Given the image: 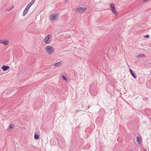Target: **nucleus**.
I'll use <instances>...</instances> for the list:
<instances>
[{
	"mask_svg": "<svg viewBox=\"0 0 151 151\" xmlns=\"http://www.w3.org/2000/svg\"><path fill=\"white\" fill-rule=\"evenodd\" d=\"M46 52L49 55H51L54 52V49L52 46L48 45L46 46L45 48Z\"/></svg>",
	"mask_w": 151,
	"mask_h": 151,
	"instance_id": "nucleus-1",
	"label": "nucleus"
},
{
	"mask_svg": "<svg viewBox=\"0 0 151 151\" xmlns=\"http://www.w3.org/2000/svg\"><path fill=\"white\" fill-rule=\"evenodd\" d=\"M52 40L51 35L49 34L45 37L44 40V41L46 44H49L52 42Z\"/></svg>",
	"mask_w": 151,
	"mask_h": 151,
	"instance_id": "nucleus-2",
	"label": "nucleus"
},
{
	"mask_svg": "<svg viewBox=\"0 0 151 151\" xmlns=\"http://www.w3.org/2000/svg\"><path fill=\"white\" fill-rule=\"evenodd\" d=\"M58 14H52L51 15L49 18L50 20H56L59 17Z\"/></svg>",
	"mask_w": 151,
	"mask_h": 151,
	"instance_id": "nucleus-3",
	"label": "nucleus"
},
{
	"mask_svg": "<svg viewBox=\"0 0 151 151\" xmlns=\"http://www.w3.org/2000/svg\"><path fill=\"white\" fill-rule=\"evenodd\" d=\"M86 9L87 8L85 7H79L76 9V10L78 11V12H80L81 13L85 11Z\"/></svg>",
	"mask_w": 151,
	"mask_h": 151,
	"instance_id": "nucleus-4",
	"label": "nucleus"
},
{
	"mask_svg": "<svg viewBox=\"0 0 151 151\" xmlns=\"http://www.w3.org/2000/svg\"><path fill=\"white\" fill-rule=\"evenodd\" d=\"M35 0H32L31 2L28 4L26 7V9H29L31 6L34 4L35 2Z\"/></svg>",
	"mask_w": 151,
	"mask_h": 151,
	"instance_id": "nucleus-5",
	"label": "nucleus"
},
{
	"mask_svg": "<svg viewBox=\"0 0 151 151\" xmlns=\"http://www.w3.org/2000/svg\"><path fill=\"white\" fill-rule=\"evenodd\" d=\"M0 43L4 44L5 45H6L9 43V41L5 40H2L0 41Z\"/></svg>",
	"mask_w": 151,
	"mask_h": 151,
	"instance_id": "nucleus-6",
	"label": "nucleus"
},
{
	"mask_svg": "<svg viewBox=\"0 0 151 151\" xmlns=\"http://www.w3.org/2000/svg\"><path fill=\"white\" fill-rule=\"evenodd\" d=\"M129 71H130V73H131V75L135 79H136L137 78V76L134 73V72L131 69H130Z\"/></svg>",
	"mask_w": 151,
	"mask_h": 151,
	"instance_id": "nucleus-7",
	"label": "nucleus"
},
{
	"mask_svg": "<svg viewBox=\"0 0 151 151\" xmlns=\"http://www.w3.org/2000/svg\"><path fill=\"white\" fill-rule=\"evenodd\" d=\"M1 68L3 71H5L8 69L9 68V67L8 66L3 65Z\"/></svg>",
	"mask_w": 151,
	"mask_h": 151,
	"instance_id": "nucleus-8",
	"label": "nucleus"
},
{
	"mask_svg": "<svg viewBox=\"0 0 151 151\" xmlns=\"http://www.w3.org/2000/svg\"><path fill=\"white\" fill-rule=\"evenodd\" d=\"M61 61L58 62L54 64V66L55 67H58L60 66L61 65Z\"/></svg>",
	"mask_w": 151,
	"mask_h": 151,
	"instance_id": "nucleus-9",
	"label": "nucleus"
},
{
	"mask_svg": "<svg viewBox=\"0 0 151 151\" xmlns=\"http://www.w3.org/2000/svg\"><path fill=\"white\" fill-rule=\"evenodd\" d=\"M109 5L110 6V7L111 8V9H112L115 8V5L114 3H109Z\"/></svg>",
	"mask_w": 151,
	"mask_h": 151,
	"instance_id": "nucleus-10",
	"label": "nucleus"
},
{
	"mask_svg": "<svg viewBox=\"0 0 151 151\" xmlns=\"http://www.w3.org/2000/svg\"><path fill=\"white\" fill-rule=\"evenodd\" d=\"M112 12L115 15H117V12L116 9V8H115L112 9H111Z\"/></svg>",
	"mask_w": 151,
	"mask_h": 151,
	"instance_id": "nucleus-11",
	"label": "nucleus"
},
{
	"mask_svg": "<svg viewBox=\"0 0 151 151\" xmlns=\"http://www.w3.org/2000/svg\"><path fill=\"white\" fill-rule=\"evenodd\" d=\"M28 9H26V8H25V10L23 12L22 14V16H25L27 14V12H28Z\"/></svg>",
	"mask_w": 151,
	"mask_h": 151,
	"instance_id": "nucleus-12",
	"label": "nucleus"
},
{
	"mask_svg": "<svg viewBox=\"0 0 151 151\" xmlns=\"http://www.w3.org/2000/svg\"><path fill=\"white\" fill-rule=\"evenodd\" d=\"M136 57L137 58H143V57H145V55L144 54H141L139 55H138L136 56Z\"/></svg>",
	"mask_w": 151,
	"mask_h": 151,
	"instance_id": "nucleus-13",
	"label": "nucleus"
},
{
	"mask_svg": "<svg viewBox=\"0 0 151 151\" xmlns=\"http://www.w3.org/2000/svg\"><path fill=\"white\" fill-rule=\"evenodd\" d=\"M141 140L140 138L139 137H137V143L138 144H139L140 143V142Z\"/></svg>",
	"mask_w": 151,
	"mask_h": 151,
	"instance_id": "nucleus-14",
	"label": "nucleus"
},
{
	"mask_svg": "<svg viewBox=\"0 0 151 151\" xmlns=\"http://www.w3.org/2000/svg\"><path fill=\"white\" fill-rule=\"evenodd\" d=\"M62 78H63V79L66 81H67L68 80V79L65 77V76L64 75H62Z\"/></svg>",
	"mask_w": 151,
	"mask_h": 151,
	"instance_id": "nucleus-15",
	"label": "nucleus"
},
{
	"mask_svg": "<svg viewBox=\"0 0 151 151\" xmlns=\"http://www.w3.org/2000/svg\"><path fill=\"white\" fill-rule=\"evenodd\" d=\"M34 138L36 139H37L39 138V136L38 135L35 134L34 135Z\"/></svg>",
	"mask_w": 151,
	"mask_h": 151,
	"instance_id": "nucleus-16",
	"label": "nucleus"
},
{
	"mask_svg": "<svg viewBox=\"0 0 151 151\" xmlns=\"http://www.w3.org/2000/svg\"><path fill=\"white\" fill-rule=\"evenodd\" d=\"M14 127V126L13 124H11L9 127V129H13Z\"/></svg>",
	"mask_w": 151,
	"mask_h": 151,
	"instance_id": "nucleus-17",
	"label": "nucleus"
},
{
	"mask_svg": "<svg viewBox=\"0 0 151 151\" xmlns=\"http://www.w3.org/2000/svg\"><path fill=\"white\" fill-rule=\"evenodd\" d=\"M149 37V35H147L144 36V37L145 38H148Z\"/></svg>",
	"mask_w": 151,
	"mask_h": 151,
	"instance_id": "nucleus-18",
	"label": "nucleus"
},
{
	"mask_svg": "<svg viewBox=\"0 0 151 151\" xmlns=\"http://www.w3.org/2000/svg\"><path fill=\"white\" fill-rule=\"evenodd\" d=\"M148 0H143V1L144 2H146V1H148Z\"/></svg>",
	"mask_w": 151,
	"mask_h": 151,
	"instance_id": "nucleus-19",
	"label": "nucleus"
},
{
	"mask_svg": "<svg viewBox=\"0 0 151 151\" xmlns=\"http://www.w3.org/2000/svg\"><path fill=\"white\" fill-rule=\"evenodd\" d=\"M130 151H133V150L132 149H131L130 150Z\"/></svg>",
	"mask_w": 151,
	"mask_h": 151,
	"instance_id": "nucleus-20",
	"label": "nucleus"
},
{
	"mask_svg": "<svg viewBox=\"0 0 151 151\" xmlns=\"http://www.w3.org/2000/svg\"><path fill=\"white\" fill-rule=\"evenodd\" d=\"M70 38H68V39H67V40H70Z\"/></svg>",
	"mask_w": 151,
	"mask_h": 151,
	"instance_id": "nucleus-21",
	"label": "nucleus"
},
{
	"mask_svg": "<svg viewBox=\"0 0 151 151\" xmlns=\"http://www.w3.org/2000/svg\"><path fill=\"white\" fill-rule=\"evenodd\" d=\"M11 9H9V11H11Z\"/></svg>",
	"mask_w": 151,
	"mask_h": 151,
	"instance_id": "nucleus-22",
	"label": "nucleus"
}]
</instances>
